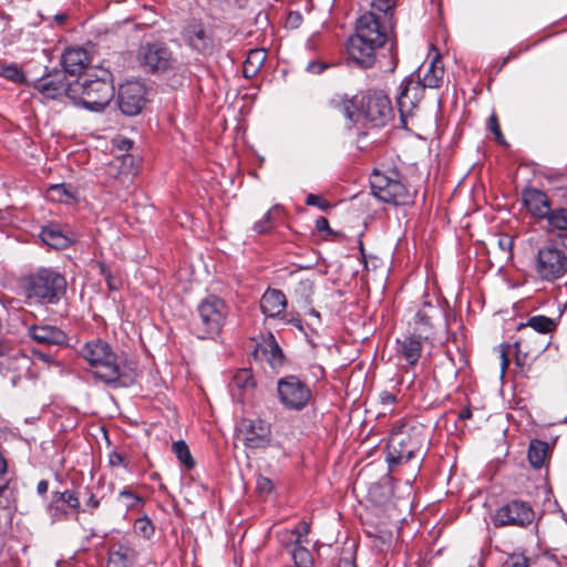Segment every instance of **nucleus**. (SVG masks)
I'll return each instance as SVG.
<instances>
[{"instance_id":"f257e3e1","label":"nucleus","mask_w":567,"mask_h":567,"mask_svg":"<svg viewBox=\"0 0 567 567\" xmlns=\"http://www.w3.org/2000/svg\"><path fill=\"white\" fill-rule=\"evenodd\" d=\"M393 29V24L380 19L375 12L360 16L357 20L355 33L348 40L349 59L361 68H371L375 62L377 49L386 43Z\"/></svg>"},{"instance_id":"f03ea898","label":"nucleus","mask_w":567,"mask_h":567,"mask_svg":"<svg viewBox=\"0 0 567 567\" xmlns=\"http://www.w3.org/2000/svg\"><path fill=\"white\" fill-rule=\"evenodd\" d=\"M79 354L87 362L93 375L105 384L128 386L134 382V363H127V369L121 367L116 353L102 339L97 338L85 342Z\"/></svg>"},{"instance_id":"7ed1b4c3","label":"nucleus","mask_w":567,"mask_h":567,"mask_svg":"<svg viewBox=\"0 0 567 567\" xmlns=\"http://www.w3.org/2000/svg\"><path fill=\"white\" fill-rule=\"evenodd\" d=\"M68 97L90 112H102L114 97L112 74L105 68L90 70L84 79L69 84Z\"/></svg>"},{"instance_id":"20e7f679","label":"nucleus","mask_w":567,"mask_h":567,"mask_svg":"<svg viewBox=\"0 0 567 567\" xmlns=\"http://www.w3.org/2000/svg\"><path fill=\"white\" fill-rule=\"evenodd\" d=\"M332 102L348 120L349 127L361 120L371 123L372 126H383L392 112L389 97L380 92L364 97L361 102V109L358 107L354 99L340 97Z\"/></svg>"},{"instance_id":"39448f33","label":"nucleus","mask_w":567,"mask_h":567,"mask_svg":"<svg viewBox=\"0 0 567 567\" xmlns=\"http://www.w3.org/2000/svg\"><path fill=\"white\" fill-rule=\"evenodd\" d=\"M372 194L381 202L394 206L413 203L414 195L408 189L398 169H374L370 176Z\"/></svg>"},{"instance_id":"423d86ee","label":"nucleus","mask_w":567,"mask_h":567,"mask_svg":"<svg viewBox=\"0 0 567 567\" xmlns=\"http://www.w3.org/2000/svg\"><path fill=\"white\" fill-rule=\"evenodd\" d=\"M65 288L64 276L51 268H40L24 279L27 298H34L47 303H56L65 292Z\"/></svg>"},{"instance_id":"0eeeda50","label":"nucleus","mask_w":567,"mask_h":567,"mask_svg":"<svg viewBox=\"0 0 567 567\" xmlns=\"http://www.w3.org/2000/svg\"><path fill=\"white\" fill-rule=\"evenodd\" d=\"M199 321L196 324V336L199 339L217 337L227 320L229 308L224 299L209 295L197 307Z\"/></svg>"},{"instance_id":"6e6552de","label":"nucleus","mask_w":567,"mask_h":567,"mask_svg":"<svg viewBox=\"0 0 567 567\" xmlns=\"http://www.w3.org/2000/svg\"><path fill=\"white\" fill-rule=\"evenodd\" d=\"M422 444L423 437L415 429L411 431L393 430L386 447V461L390 470L393 465L406 463L413 458L421 450Z\"/></svg>"},{"instance_id":"1a4fd4ad","label":"nucleus","mask_w":567,"mask_h":567,"mask_svg":"<svg viewBox=\"0 0 567 567\" xmlns=\"http://www.w3.org/2000/svg\"><path fill=\"white\" fill-rule=\"evenodd\" d=\"M535 271L549 282L563 278L567 274V254L554 243L544 245L537 251Z\"/></svg>"},{"instance_id":"9d476101","label":"nucleus","mask_w":567,"mask_h":567,"mask_svg":"<svg viewBox=\"0 0 567 567\" xmlns=\"http://www.w3.org/2000/svg\"><path fill=\"white\" fill-rule=\"evenodd\" d=\"M277 393L280 403L290 411L305 409L312 395L309 385L297 375L280 378L277 381Z\"/></svg>"},{"instance_id":"9b49d317","label":"nucleus","mask_w":567,"mask_h":567,"mask_svg":"<svg viewBox=\"0 0 567 567\" xmlns=\"http://www.w3.org/2000/svg\"><path fill=\"white\" fill-rule=\"evenodd\" d=\"M534 518L535 512L529 503L522 499H513L496 509L492 522L495 527H526L533 523Z\"/></svg>"},{"instance_id":"f8f14e48","label":"nucleus","mask_w":567,"mask_h":567,"mask_svg":"<svg viewBox=\"0 0 567 567\" xmlns=\"http://www.w3.org/2000/svg\"><path fill=\"white\" fill-rule=\"evenodd\" d=\"M138 61L145 70L152 73L165 72L173 68V53L166 43L161 41L147 42L140 47Z\"/></svg>"},{"instance_id":"ddd939ff","label":"nucleus","mask_w":567,"mask_h":567,"mask_svg":"<svg viewBox=\"0 0 567 567\" xmlns=\"http://www.w3.org/2000/svg\"><path fill=\"white\" fill-rule=\"evenodd\" d=\"M182 39L190 50L199 54L206 55L214 51L213 33L200 19L194 18L185 22Z\"/></svg>"},{"instance_id":"4468645a","label":"nucleus","mask_w":567,"mask_h":567,"mask_svg":"<svg viewBox=\"0 0 567 567\" xmlns=\"http://www.w3.org/2000/svg\"><path fill=\"white\" fill-rule=\"evenodd\" d=\"M146 87L138 81H130L120 86L117 105L121 112L127 116L141 113L146 101Z\"/></svg>"},{"instance_id":"2eb2a0df","label":"nucleus","mask_w":567,"mask_h":567,"mask_svg":"<svg viewBox=\"0 0 567 567\" xmlns=\"http://www.w3.org/2000/svg\"><path fill=\"white\" fill-rule=\"evenodd\" d=\"M239 432L248 449H265L271 441V426L261 419H244Z\"/></svg>"},{"instance_id":"dca6fc26","label":"nucleus","mask_w":567,"mask_h":567,"mask_svg":"<svg viewBox=\"0 0 567 567\" xmlns=\"http://www.w3.org/2000/svg\"><path fill=\"white\" fill-rule=\"evenodd\" d=\"M421 74H411L399 86L396 102L401 114L409 113L423 99L424 89Z\"/></svg>"},{"instance_id":"f3484780","label":"nucleus","mask_w":567,"mask_h":567,"mask_svg":"<svg viewBox=\"0 0 567 567\" xmlns=\"http://www.w3.org/2000/svg\"><path fill=\"white\" fill-rule=\"evenodd\" d=\"M442 312L435 306L425 302L415 313L413 319V330L415 334L424 340L436 339L434 331V320L441 319Z\"/></svg>"},{"instance_id":"a211bd4d","label":"nucleus","mask_w":567,"mask_h":567,"mask_svg":"<svg viewBox=\"0 0 567 567\" xmlns=\"http://www.w3.org/2000/svg\"><path fill=\"white\" fill-rule=\"evenodd\" d=\"M27 333L33 341L44 346L63 347L69 341L68 334L62 329L51 324H32L28 327Z\"/></svg>"},{"instance_id":"6ab92c4d","label":"nucleus","mask_w":567,"mask_h":567,"mask_svg":"<svg viewBox=\"0 0 567 567\" xmlns=\"http://www.w3.org/2000/svg\"><path fill=\"white\" fill-rule=\"evenodd\" d=\"M423 341L425 340L415 333H409L401 339H396V357L404 360L410 367L416 365L422 354Z\"/></svg>"},{"instance_id":"aec40b11","label":"nucleus","mask_w":567,"mask_h":567,"mask_svg":"<svg viewBox=\"0 0 567 567\" xmlns=\"http://www.w3.org/2000/svg\"><path fill=\"white\" fill-rule=\"evenodd\" d=\"M522 199L528 212L539 220H546L553 209L546 193L536 188L524 189Z\"/></svg>"},{"instance_id":"412c9836","label":"nucleus","mask_w":567,"mask_h":567,"mask_svg":"<svg viewBox=\"0 0 567 567\" xmlns=\"http://www.w3.org/2000/svg\"><path fill=\"white\" fill-rule=\"evenodd\" d=\"M34 89L44 97L56 100L63 94L68 96L69 84L61 72L42 76L34 83Z\"/></svg>"},{"instance_id":"4be33fe9","label":"nucleus","mask_w":567,"mask_h":567,"mask_svg":"<svg viewBox=\"0 0 567 567\" xmlns=\"http://www.w3.org/2000/svg\"><path fill=\"white\" fill-rule=\"evenodd\" d=\"M310 533V524L306 520L299 522L295 527L292 528H285L277 533V538L279 544L285 547L289 548L292 547L290 553L298 548V547H305L303 544H308V535Z\"/></svg>"},{"instance_id":"5701e85b","label":"nucleus","mask_w":567,"mask_h":567,"mask_svg":"<svg viewBox=\"0 0 567 567\" xmlns=\"http://www.w3.org/2000/svg\"><path fill=\"white\" fill-rule=\"evenodd\" d=\"M61 61L66 73L79 75L89 66L91 58L84 48L71 47L63 52Z\"/></svg>"},{"instance_id":"b1692460","label":"nucleus","mask_w":567,"mask_h":567,"mask_svg":"<svg viewBox=\"0 0 567 567\" xmlns=\"http://www.w3.org/2000/svg\"><path fill=\"white\" fill-rule=\"evenodd\" d=\"M255 388L254 377L250 370H238L229 382V392L234 402L243 403L246 396Z\"/></svg>"},{"instance_id":"393cba45","label":"nucleus","mask_w":567,"mask_h":567,"mask_svg":"<svg viewBox=\"0 0 567 567\" xmlns=\"http://www.w3.org/2000/svg\"><path fill=\"white\" fill-rule=\"evenodd\" d=\"M287 299L279 289H267L260 299V310L269 318L280 317L286 309Z\"/></svg>"},{"instance_id":"a878e982","label":"nucleus","mask_w":567,"mask_h":567,"mask_svg":"<svg viewBox=\"0 0 567 567\" xmlns=\"http://www.w3.org/2000/svg\"><path fill=\"white\" fill-rule=\"evenodd\" d=\"M136 551L130 542L115 543L110 547L106 567H131Z\"/></svg>"},{"instance_id":"bb28decb","label":"nucleus","mask_w":567,"mask_h":567,"mask_svg":"<svg viewBox=\"0 0 567 567\" xmlns=\"http://www.w3.org/2000/svg\"><path fill=\"white\" fill-rule=\"evenodd\" d=\"M444 65L439 53L430 62L425 73L421 75L423 86L429 89H437L443 84Z\"/></svg>"},{"instance_id":"cd10ccee","label":"nucleus","mask_w":567,"mask_h":567,"mask_svg":"<svg viewBox=\"0 0 567 567\" xmlns=\"http://www.w3.org/2000/svg\"><path fill=\"white\" fill-rule=\"evenodd\" d=\"M42 241L51 248L64 249L71 245V239L62 233L58 225H49L40 233Z\"/></svg>"},{"instance_id":"c85d7f7f","label":"nucleus","mask_w":567,"mask_h":567,"mask_svg":"<svg viewBox=\"0 0 567 567\" xmlns=\"http://www.w3.org/2000/svg\"><path fill=\"white\" fill-rule=\"evenodd\" d=\"M260 351L265 357L266 361L270 364L272 369H277L282 365L284 362V353L277 343L275 337L270 333L268 338L264 341V344L260 347Z\"/></svg>"},{"instance_id":"c756f323","label":"nucleus","mask_w":567,"mask_h":567,"mask_svg":"<svg viewBox=\"0 0 567 567\" xmlns=\"http://www.w3.org/2000/svg\"><path fill=\"white\" fill-rule=\"evenodd\" d=\"M267 59V52L265 49H252L248 52L244 62L243 73L247 79L254 78Z\"/></svg>"},{"instance_id":"7c9ffc66","label":"nucleus","mask_w":567,"mask_h":567,"mask_svg":"<svg viewBox=\"0 0 567 567\" xmlns=\"http://www.w3.org/2000/svg\"><path fill=\"white\" fill-rule=\"evenodd\" d=\"M548 445L540 440H533L528 447V461L535 468H540L546 461Z\"/></svg>"},{"instance_id":"2f4dec72","label":"nucleus","mask_w":567,"mask_h":567,"mask_svg":"<svg viewBox=\"0 0 567 567\" xmlns=\"http://www.w3.org/2000/svg\"><path fill=\"white\" fill-rule=\"evenodd\" d=\"M49 199L60 203H69L76 197V192L70 184H54L48 188Z\"/></svg>"},{"instance_id":"473e14b6","label":"nucleus","mask_w":567,"mask_h":567,"mask_svg":"<svg viewBox=\"0 0 567 567\" xmlns=\"http://www.w3.org/2000/svg\"><path fill=\"white\" fill-rule=\"evenodd\" d=\"M546 221L548 231H567V207L553 208Z\"/></svg>"},{"instance_id":"72a5a7b5","label":"nucleus","mask_w":567,"mask_h":567,"mask_svg":"<svg viewBox=\"0 0 567 567\" xmlns=\"http://www.w3.org/2000/svg\"><path fill=\"white\" fill-rule=\"evenodd\" d=\"M52 501L53 503L64 504L78 513L81 511L80 497L74 489L54 491L52 492Z\"/></svg>"},{"instance_id":"f704fd0d","label":"nucleus","mask_w":567,"mask_h":567,"mask_svg":"<svg viewBox=\"0 0 567 567\" xmlns=\"http://www.w3.org/2000/svg\"><path fill=\"white\" fill-rule=\"evenodd\" d=\"M371 7V12H375L380 17V19L393 25L395 24L393 0H372Z\"/></svg>"},{"instance_id":"c9c22d12","label":"nucleus","mask_w":567,"mask_h":567,"mask_svg":"<svg viewBox=\"0 0 567 567\" xmlns=\"http://www.w3.org/2000/svg\"><path fill=\"white\" fill-rule=\"evenodd\" d=\"M532 328L535 332L548 333L555 329V322L553 319L546 316H534L530 317L525 324H520L519 328Z\"/></svg>"},{"instance_id":"e433bc0d","label":"nucleus","mask_w":567,"mask_h":567,"mask_svg":"<svg viewBox=\"0 0 567 567\" xmlns=\"http://www.w3.org/2000/svg\"><path fill=\"white\" fill-rule=\"evenodd\" d=\"M172 449L177 460L187 471L194 468L195 461L190 454L188 445L183 440L174 442Z\"/></svg>"},{"instance_id":"4c0bfd02","label":"nucleus","mask_w":567,"mask_h":567,"mask_svg":"<svg viewBox=\"0 0 567 567\" xmlns=\"http://www.w3.org/2000/svg\"><path fill=\"white\" fill-rule=\"evenodd\" d=\"M292 565L286 567H315L312 554L307 547H298L291 551Z\"/></svg>"},{"instance_id":"58836bf2","label":"nucleus","mask_w":567,"mask_h":567,"mask_svg":"<svg viewBox=\"0 0 567 567\" xmlns=\"http://www.w3.org/2000/svg\"><path fill=\"white\" fill-rule=\"evenodd\" d=\"M118 499L123 502L127 511L134 509L144 504L143 497L136 494L132 486L124 487L118 493Z\"/></svg>"},{"instance_id":"ea45409f","label":"nucleus","mask_w":567,"mask_h":567,"mask_svg":"<svg viewBox=\"0 0 567 567\" xmlns=\"http://www.w3.org/2000/svg\"><path fill=\"white\" fill-rule=\"evenodd\" d=\"M278 209H279L278 206H275L271 209H269L260 220H258L254 224V226H252L254 231L259 235H265V234L270 233L274 227L272 215Z\"/></svg>"},{"instance_id":"a19ab883","label":"nucleus","mask_w":567,"mask_h":567,"mask_svg":"<svg viewBox=\"0 0 567 567\" xmlns=\"http://www.w3.org/2000/svg\"><path fill=\"white\" fill-rule=\"evenodd\" d=\"M0 76L13 83H23L25 81V75L22 70L13 63L3 65L0 70Z\"/></svg>"},{"instance_id":"79ce46f5","label":"nucleus","mask_w":567,"mask_h":567,"mask_svg":"<svg viewBox=\"0 0 567 567\" xmlns=\"http://www.w3.org/2000/svg\"><path fill=\"white\" fill-rule=\"evenodd\" d=\"M134 527L138 534H141L147 539H150L155 533V526L146 515L137 518L135 520Z\"/></svg>"},{"instance_id":"37998d69","label":"nucleus","mask_w":567,"mask_h":567,"mask_svg":"<svg viewBox=\"0 0 567 567\" xmlns=\"http://www.w3.org/2000/svg\"><path fill=\"white\" fill-rule=\"evenodd\" d=\"M502 567H528V559L523 554H512L504 560Z\"/></svg>"},{"instance_id":"c03bdc74","label":"nucleus","mask_w":567,"mask_h":567,"mask_svg":"<svg viewBox=\"0 0 567 567\" xmlns=\"http://www.w3.org/2000/svg\"><path fill=\"white\" fill-rule=\"evenodd\" d=\"M306 204L308 206H316L322 212H327L331 207L327 199L316 194H308L306 197Z\"/></svg>"},{"instance_id":"a18cd8bd","label":"nucleus","mask_w":567,"mask_h":567,"mask_svg":"<svg viewBox=\"0 0 567 567\" xmlns=\"http://www.w3.org/2000/svg\"><path fill=\"white\" fill-rule=\"evenodd\" d=\"M48 512L53 520H64L68 517V512L60 505V503H53L52 499L48 507Z\"/></svg>"},{"instance_id":"49530a36","label":"nucleus","mask_w":567,"mask_h":567,"mask_svg":"<svg viewBox=\"0 0 567 567\" xmlns=\"http://www.w3.org/2000/svg\"><path fill=\"white\" fill-rule=\"evenodd\" d=\"M256 488L260 493H270L274 488L271 480L260 476L257 478Z\"/></svg>"},{"instance_id":"de8ad7c7","label":"nucleus","mask_w":567,"mask_h":567,"mask_svg":"<svg viewBox=\"0 0 567 567\" xmlns=\"http://www.w3.org/2000/svg\"><path fill=\"white\" fill-rule=\"evenodd\" d=\"M379 400L383 406H392L398 401L396 395L389 391H382L379 395Z\"/></svg>"},{"instance_id":"09e8293b","label":"nucleus","mask_w":567,"mask_h":567,"mask_svg":"<svg viewBox=\"0 0 567 567\" xmlns=\"http://www.w3.org/2000/svg\"><path fill=\"white\" fill-rule=\"evenodd\" d=\"M13 350V343L11 340L0 337V357L8 355Z\"/></svg>"},{"instance_id":"8fccbe9b","label":"nucleus","mask_w":567,"mask_h":567,"mask_svg":"<svg viewBox=\"0 0 567 567\" xmlns=\"http://www.w3.org/2000/svg\"><path fill=\"white\" fill-rule=\"evenodd\" d=\"M514 245L513 237L508 235H503L498 238V246L504 251H511Z\"/></svg>"},{"instance_id":"3c124183","label":"nucleus","mask_w":567,"mask_h":567,"mask_svg":"<svg viewBox=\"0 0 567 567\" xmlns=\"http://www.w3.org/2000/svg\"><path fill=\"white\" fill-rule=\"evenodd\" d=\"M100 506V498H97L94 494H91L90 497L85 502V509L89 513H93Z\"/></svg>"},{"instance_id":"603ef678","label":"nucleus","mask_w":567,"mask_h":567,"mask_svg":"<svg viewBox=\"0 0 567 567\" xmlns=\"http://www.w3.org/2000/svg\"><path fill=\"white\" fill-rule=\"evenodd\" d=\"M32 355L34 359L41 360L44 363H52L54 361L53 357L49 353H44L40 350H33Z\"/></svg>"},{"instance_id":"864d4df0","label":"nucleus","mask_w":567,"mask_h":567,"mask_svg":"<svg viewBox=\"0 0 567 567\" xmlns=\"http://www.w3.org/2000/svg\"><path fill=\"white\" fill-rule=\"evenodd\" d=\"M327 69V65L320 62L308 63L307 70L313 74H320Z\"/></svg>"},{"instance_id":"5fc2aeb1","label":"nucleus","mask_w":567,"mask_h":567,"mask_svg":"<svg viewBox=\"0 0 567 567\" xmlns=\"http://www.w3.org/2000/svg\"><path fill=\"white\" fill-rule=\"evenodd\" d=\"M109 462L112 466H125V460L122 454L113 452L110 454Z\"/></svg>"},{"instance_id":"6e6d98bb","label":"nucleus","mask_w":567,"mask_h":567,"mask_svg":"<svg viewBox=\"0 0 567 567\" xmlns=\"http://www.w3.org/2000/svg\"><path fill=\"white\" fill-rule=\"evenodd\" d=\"M316 228L319 231H330L329 221L326 217H318L316 219Z\"/></svg>"},{"instance_id":"4d7b16f0","label":"nucleus","mask_w":567,"mask_h":567,"mask_svg":"<svg viewBox=\"0 0 567 567\" xmlns=\"http://www.w3.org/2000/svg\"><path fill=\"white\" fill-rule=\"evenodd\" d=\"M101 274L105 277V281L107 284L109 289L115 290L116 286L113 281V278L110 272H106L105 266L101 265Z\"/></svg>"},{"instance_id":"13d9d810","label":"nucleus","mask_w":567,"mask_h":567,"mask_svg":"<svg viewBox=\"0 0 567 567\" xmlns=\"http://www.w3.org/2000/svg\"><path fill=\"white\" fill-rule=\"evenodd\" d=\"M508 348L507 347H502V350H501V367H502V375L504 374L505 370L507 369L508 364H509V359L507 357V353H506V349Z\"/></svg>"},{"instance_id":"bf43d9fd","label":"nucleus","mask_w":567,"mask_h":567,"mask_svg":"<svg viewBox=\"0 0 567 567\" xmlns=\"http://www.w3.org/2000/svg\"><path fill=\"white\" fill-rule=\"evenodd\" d=\"M488 128L494 133H498L499 124L495 114H492L488 120Z\"/></svg>"},{"instance_id":"052dcab7","label":"nucleus","mask_w":567,"mask_h":567,"mask_svg":"<svg viewBox=\"0 0 567 567\" xmlns=\"http://www.w3.org/2000/svg\"><path fill=\"white\" fill-rule=\"evenodd\" d=\"M337 567H357V566L352 558L343 557V558L339 559Z\"/></svg>"},{"instance_id":"680f3d73","label":"nucleus","mask_w":567,"mask_h":567,"mask_svg":"<svg viewBox=\"0 0 567 567\" xmlns=\"http://www.w3.org/2000/svg\"><path fill=\"white\" fill-rule=\"evenodd\" d=\"M49 483L44 480H41L37 485V491L40 495H43L48 492Z\"/></svg>"},{"instance_id":"e2e57ef3","label":"nucleus","mask_w":567,"mask_h":567,"mask_svg":"<svg viewBox=\"0 0 567 567\" xmlns=\"http://www.w3.org/2000/svg\"><path fill=\"white\" fill-rule=\"evenodd\" d=\"M472 417V410L470 408H464L461 410L458 414L460 420H468Z\"/></svg>"},{"instance_id":"0e129e2a","label":"nucleus","mask_w":567,"mask_h":567,"mask_svg":"<svg viewBox=\"0 0 567 567\" xmlns=\"http://www.w3.org/2000/svg\"><path fill=\"white\" fill-rule=\"evenodd\" d=\"M285 320H286L287 323L296 327L299 330H302V323H301V320L299 318L291 317L290 319H286L285 318Z\"/></svg>"},{"instance_id":"69168bd1","label":"nucleus","mask_w":567,"mask_h":567,"mask_svg":"<svg viewBox=\"0 0 567 567\" xmlns=\"http://www.w3.org/2000/svg\"><path fill=\"white\" fill-rule=\"evenodd\" d=\"M120 148L121 150H125V151H128L132 148L133 146V142L131 140H122L121 143H120Z\"/></svg>"},{"instance_id":"338daca9","label":"nucleus","mask_w":567,"mask_h":567,"mask_svg":"<svg viewBox=\"0 0 567 567\" xmlns=\"http://www.w3.org/2000/svg\"><path fill=\"white\" fill-rule=\"evenodd\" d=\"M7 472V462L3 457V455L0 453V475L4 474Z\"/></svg>"},{"instance_id":"774afa93","label":"nucleus","mask_w":567,"mask_h":567,"mask_svg":"<svg viewBox=\"0 0 567 567\" xmlns=\"http://www.w3.org/2000/svg\"><path fill=\"white\" fill-rule=\"evenodd\" d=\"M494 135H495V140H496L498 143H501V144H504V143H505V141H504V136H503V134H502L501 130L498 131V133H494Z\"/></svg>"}]
</instances>
